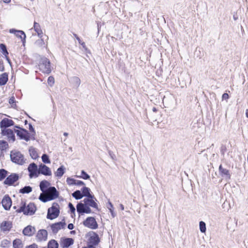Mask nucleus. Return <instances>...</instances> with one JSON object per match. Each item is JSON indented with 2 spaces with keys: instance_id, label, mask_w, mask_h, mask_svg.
Masks as SVG:
<instances>
[{
  "instance_id": "obj_1",
  "label": "nucleus",
  "mask_w": 248,
  "mask_h": 248,
  "mask_svg": "<svg viewBox=\"0 0 248 248\" xmlns=\"http://www.w3.org/2000/svg\"><path fill=\"white\" fill-rule=\"evenodd\" d=\"M59 192L54 186L48 188L44 193L40 194L39 199L44 202H47L57 198Z\"/></svg>"
},
{
  "instance_id": "obj_2",
  "label": "nucleus",
  "mask_w": 248,
  "mask_h": 248,
  "mask_svg": "<svg viewBox=\"0 0 248 248\" xmlns=\"http://www.w3.org/2000/svg\"><path fill=\"white\" fill-rule=\"evenodd\" d=\"M11 160L18 165H23L25 163L24 155L18 151H12L10 154Z\"/></svg>"
},
{
  "instance_id": "obj_3",
  "label": "nucleus",
  "mask_w": 248,
  "mask_h": 248,
  "mask_svg": "<svg viewBox=\"0 0 248 248\" xmlns=\"http://www.w3.org/2000/svg\"><path fill=\"white\" fill-rule=\"evenodd\" d=\"M59 205L58 203H54L48 209L47 218L50 219H54L59 216Z\"/></svg>"
},
{
  "instance_id": "obj_4",
  "label": "nucleus",
  "mask_w": 248,
  "mask_h": 248,
  "mask_svg": "<svg viewBox=\"0 0 248 248\" xmlns=\"http://www.w3.org/2000/svg\"><path fill=\"white\" fill-rule=\"evenodd\" d=\"M35 211L36 207L35 205L32 203H30L27 206L23 204L17 210V212L19 213L23 212L24 214L27 215H31L35 213Z\"/></svg>"
},
{
  "instance_id": "obj_5",
  "label": "nucleus",
  "mask_w": 248,
  "mask_h": 248,
  "mask_svg": "<svg viewBox=\"0 0 248 248\" xmlns=\"http://www.w3.org/2000/svg\"><path fill=\"white\" fill-rule=\"evenodd\" d=\"M39 66L40 70L44 73L49 74L51 71L50 61L46 58L41 59Z\"/></svg>"
},
{
  "instance_id": "obj_6",
  "label": "nucleus",
  "mask_w": 248,
  "mask_h": 248,
  "mask_svg": "<svg viewBox=\"0 0 248 248\" xmlns=\"http://www.w3.org/2000/svg\"><path fill=\"white\" fill-rule=\"evenodd\" d=\"M15 132L16 133L17 135L20 138V139H24L27 141L30 140H35L34 134L32 135H30L28 131L24 129H22L21 130L15 129Z\"/></svg>"
},
{
  "instance_id": "obj_7",
  "label": "nucleus",
  "mask_w": 248,
  "mask_h": 248,
  "mask_svg": "<svg viewBox=\"0 0 248 248\" xmlns=\"http://www.w3.org/2000/svg\"><path fill=\"white\" fill-rule=\"evenodd\" d=\"M83 225L91 229H96L98 224L95 218L93 217H88L83 222Z\"/></svg>"
},
{
  "instance_id": "obj_8",
  "label": "nucleus",
  "mask_w": 248,
  "mask_h": 248,
  "mask_svg": "<svg viewBox=\"0 0 248 248\" xmlns=\"http://www.w3.org/2000/svg\"><path fill=\"white\" fill-rule=\"evenodd\" d=\"M96 199L93 195L92 196V198L88 197L85 198L83 202L85 203L86 205L89 207H91L98 210V205L96 202Z\"/></svg>"
},
{
  "instance_id": "obj_9",
  "label": "nucleus",
  "mask_w": 248,
  "mask_h": 248,
  "mask_svg": "<svg viewBox=\"0 0 248 248\" xmlns=\"http://www.w3.org/2000/svg\"><path fill=\"white\" fill-rule=\"evenodd\" d=\"M19 177L17 174L12 173L9 175L4 181V184L8 186H11L17 181Z\"/></svg>"
},
{
  "instance_id": "obj_10",
  "label": "nucleus",
  "mask_w": 248,
  "mask_h": 248,
  "mask_svg": "<svg viewBox=\"0 0 248 248\" xmlns=\"http://www.w3.org/2000/svg\"><path fill=\"white\" fill-rule=\"evenodd\" d=\"M38 171L39 173H41L46 176H51L52 175L50 169L43 164H41L39 166Z\"/></svg>"
},
{
  "instance_id": "obj_11",
  "label": "nucleus",
  "mask_w": 248,
  "mask_h": 248,
  "mask_svg": "<svg viewBox=\"0 0 248 248\" xmlns=\"http://www.w3.org/2000/svg\"><path fill=\"white\" fill-rule=\"evenodd\" d=\"M77 211L79 213H87L90 214L92 212V210L90 207L86 206L85 203H79L77 205Z\"/></svg>"
},
{
  "instance_id": "obj_12",
  "label": "nucleus",
  "mask_w": 248,
  "mask_h": 248,
  "mask_svg": "<svg viewBox=\"0 0 248 248\" xmlns=\"http://www.w3.org/2000/svg\"><path fill=\"white\" fill-rule=\"evenodd\" d=\"M47 237V232L46 230H40L38 231L36 238L37 241L42 242L46 240Z\"/></svg>"
},
{
  "instance_id": "obj_13",
  "label": "nucleus",
  "mask_w": 248,
  "mask_h": 248,
  "mask_svg": "<svg viewBox=\"0 0 248 248\" xmlns=\"http://www.w3.org/2000/svg\"><path fill=\"white\" fill-rule=\"evenodd\" d=\"M1 204L5 210H9L12 205V200L10 197L6 195L4 196L2 200Z\"/></svg>"
},
{
  "instance_id": "obj_14",
  "label": "nucleus",
  "mask_w": 248,
  "mask_h": 248,
  "mask_svg": "<svg viewBox=\"0 0 248 248\" xmlns=\"http://www.w3.org/2000/svg\"><path fill=\"white\" fill-rule=\"evenodd\" d=\"M9 32L11 33L15 34L16 37L20 38L23 43L25 42L26 35L23 31L12 29L9 30Z\"/></svg>"
},
{
  "instance_id": "obj_15",
  "label": "nucleus",
  "mask_w": 248,
  "mask_h": 248,
  "mask_svg": "<svg viewBox=\"0 0 248 248\" xmlns=\"http://www.w3.org/2000/svg\"><path fill=\"white\" fill-rule=\"evenodd\" d=\"M2 134L4 136H6L9 140L13 141L15 140V136L14 131L10 129H3L1 130Z\"/></svg>"
},
{
  "instance_id": "obj_16",
  "label": "nucleus",
  "mask_w": 248,
  "mask_h": 248,
  "mask_svg": "<svg viewBox=\"0 0 248 248\" xmlns=\"http://www.w3.org/2000/svg\"><path fill=\"white\" fill-rule=\"evenodd\" d=\"M65 225L66 223L64 222H59L52 224L51 227L53 232L54 233H57L59 230L64 228Z\"/></svg>"
},
{
  "instance_id": "obj_17",
  "label": "nucleus",
  "mask_w": 248,
  "mask_h": 248,
  "mask_svg": "<svg viewBox=\"0 0 248 248\" xmlns=\"http://www.w3.org/2000/svg\"><path fill=\"white\" fill-rule=\"evenodd\" d=\"M14 124V122L13 121L8 118H4L2 119L0 123V126L2 129H7V127L13 125Z\"/></svg>"
},
{
  "instance_id": "obj_18",
  "label": "nucleus",
  "mask_w": 248,
  "mask_h": 248,
  "mask_svg": "<svg viewBox=\"0 0 248 248\" xmlns=\"http://www.w3.org/2000/svg\"><path fill=\"white\" fill-rule=\"evenodd\" d=\"M29 171L30 172V176L31 178L33 177V176H37V165L33 163L31 164L28 168Z\"/></svg>"
},
{
  "instance_id": "obj_19",
  "label": "nucleus",
  "mask_w": 248,
  "mask_h": 248,
  "mask_svg": "<svg viewBox=\"0 0 248 248\" xmlns=\"http://www.w3.org/2000/svg\"><path fill=\"white\" fill-rule=\"evenodd\" d=\"M219 174L223 177H226L228 179H231V174L230 171L225 168H223L222 165H220L219 167Z\"/></svg>"
},
{
  "instance_id": "obj_20",
  "label": "nucleus",
  "mask_w": 248,
  "mask_h": 248,
  "mask_svg": "<svg viewBox=\"0 0 248 248\" xmlns=\"http://www.w3.org/2000/svg\"><path fill=\"white\" fill-rule=\"evenodd\" d=\"M35 232V229L34 227L31 226H28L23 231V233L25 235L31 236Z\"/></svg>"
},
{
  "instance_id": "obj_21",
  "label": "nucleus",
  "mask_w": 248,
  "mask_h": 248,
  "mask_svg": "<svg viewBox=\"0 0 248 248\" xmlns=\"http://www.w3.org/2000/svg\"><path fill=\"white\" fill-rule=\"evenodd\" d=\"M12 228V223L10 221H3L0 225L1 230L3 231H9Z\"/></svg>"
},
{
  "instance_id": "obj_22",
  "label": "nucleus",
  "mask_w": 248,
  "mask_h": 248,
  "mask_svg": "<svg viewBox=\"0 0 248 248\" xmlns=\"http://www.w3.org/2000/svg\"><path fill=\"white\" fill-rule=\"evenodd\" d=\"M74 243V240L72 238H65L63 239L61 243L63 248H68Z\"/></svg>"
},
{
  "instance_id": "obj_23",
  "label": "nucleus",
  "mask_w": 248,
  "mask_h": 248,
  "mask_svg": "<svg viewBox=\"0 0 248 248\" xmlns=\"http://www.w3.org/2000/svg\"><path fill=\"white\" fill-rule=\"evenodd\" d=\"M33 27L35 31L37 33L38 36L40 38H42L43 32L42 31V30H41L40 24L38 23L34 22Z\"/></svg>"
},
{
  "instance_id": "obj_24",
  "label": "nucleus",
  "mask_w": 248,
  "mask_h": 248,
  "mask_svg": "<svg viewBox=\"0 0 248 248\" xmlns=\"http://www.w3.org/2000/svg\"><path fill=\"white\" fill-rule=\"evenodd\" d=\"M50 185V183L46 180H43L40 182V187L41 190L44 193L47 189V187Z\"/></svg>"
},
{
  "instance_id": "obj_25",
  "label": "nucleus",
  "mask_w": 248,
  "mask_h": 248,
  "mask_svg": "<svg viewBox=\"0 0 248 248\" xmlns=\"http://www.w3.org/2000/svg\"><path fill=\"white\" fill-rule=\"evenodd\" d=\"M8 76L6 73H3L0 76V85H5L8 79Z\"/></svg>"
},
{
  "instance_id": "obj_26",
  "label": "nucleus",
  "mask_w": 248,
  "mask_h": 248,
  "mask_svg": "<svg viewBox=\"0 0 248 248\" xmlns=\"http://www.w3.org/2000/svg\"><path fill=\"white\" fill-rule=\"evenodd\" d=\"M64 170L65 168L63 166H61L57 170V171L55 172V176L58 177H62L64 173Z\"/></svg>"
},
{
  "instance_id": "obj_27",
  "label": "nucleus",
  "mask_w": 248,
  "mask_h": 248,
  "mask_svg": "<svg viewBox=\"0 0 248 248\" xmlns=\"http://www.w3.org/2000/svg\"><path fill=\"white\" fill-rule=\"evenodd\" d=\"M90 242V243L92 244L94 246L97 245L99 242L98 236L97 234H95L93 236H91Z\"/></svg>"
},
{
  "instance_id": "obj_28",
  "label": "nucleus",
  "mask_w": 248,
  "mask_h": 248,
  "mask_svg": "<svg viewBox=\"0 0 248 248\" xmlns=\"http://www.w3.org/2000/svg\"><path fill=\"white\" fill-rule=\"evenodd\" d=\"M83 196L87 197V198L91 197L93 196L90 194V189L87 187L84 186L82 189Z\"/></svg>"
},
{
  "instance_id": "obj_29",
  "label": "nucleus",
  "mask_w": 248,
  "mask_h": 248,
  "mask_svg": "<svg viewBox=\"0 0 248 248\" xmlns=\"http://www.w3.org/2000/svg\"><path fill=\"white\" fill-rule=\"evenodd\" d=\"M29 153H30L31 156L33 159H35L38 157V154H37V152L36 149L32 147H31L30 148Z\"/></svg>"
},
{
  "instance_id": "obj_30",
  "label": "nucleus",
  "mask_w": 248,
  "mask_h": 248,
  "mask_svg": "<svg viewBox=\"0 0 248 248\" xmlns=\"http://www.w3.org/2000/svg\"><path fill=\"white\" fill-rule=\"evenodd\" d=\"M0 48L1 49L2 54L5 56L6 60L9 62L10 60L9 58L8 57V52L7 50L6 47L5 45L4 44H0Z\"/></svg>"
},
{
  "instance_id": "obj_31",
  "label": "nucleus",
  "mask_w": 248,
  "mask_h": 248,
  "mask_svg": "<svg viewBox=\"0 0 248 248\" xmlns=\"http://www.w3.org/2000/svg\"><path fill=\"white\" fill-rule=\"evenodd\" d=\"M71 82L77 87H78L80 84V79L77 77H73L71 78Z\"/></svg>"
},
{
  "instance_id": "obj_32",
  "label": "nucleus",
  "mask_w": 248,
  "mask_h": 248,
  "mask_svg": "<svg viewBox=\"0 0 248 248\" xmlns=\"http://www.w3.org/2000/svg\"><path fill=\"white\" fill-rule=\"evenodd\" d=\"M58 243L55 240H50L47 245L48 248H58Z\"/></svg>"
},
{
  "instance_id": "obj_33",
  "label": "nucleus",
  "mask_w": 248,
  "mask_h": 248,
  "mask_svg": "<svg viewBox=\"0 0 248 248\" xmlns=\"http://www.w3.org/2000/svg\"><path fill=\"white\" fill-rule=\"evenodd\" d=\"M13 247L14 248H22L23 245L20 239H16L13 242Z\"/></svg>"
},
{
  "instance_id": "obj_34",
  "label": "nucleus",
  "mask_w": 248,
  "mask_h": 248,
  "mask_svg": "<svg viewBox=\"0 0 248 248\" xmlns=\"http://www.w3.org/2000/svg\"><path fill=\"white\" fill-rule=\"evenodd\" d=\"M72 196L76 200L81 199L83 196L79 190H76L72 193Z\"/></svg>"
},
{
  "instance_id": "obj_35",
  "label": "nucleus",
  "mask_w": 248,
  "mask_h": 248,
  "mask_svg": "<svg viewBox=\"0 0 248 248\" xmlns=\"http://www.w3.org/2000/svg\"><path fill=\"white\" fill-rule=\"evenodd\" d=\"M8 147V144L4 140H0V150L2 151L6 150Z\"/></svg>"
},
{
  "instance_id": "obj_36",
  "label": "nucleus",
  "mask_w": 248,
  "mask_h": 248,
  "mask_svg": "<svg viewBox=\"0 0 248 248\" xmlns=\"http://www.w3.org/2000/svg\"><path fill=\"white\" fill-rule=\"evenodd\" d=\"M32 191V188L30 186H26L20 189L19 191L21 193H29Z\"/></svg>"
},
{
  "instance_id": "obj_37",
  "label": "nucleus",
  "mask_w": 248,
  "mask_h": 248,
  "mask_svg": "<svg viewBox=\"0 0 248 248\" xmlns=\"http://www.w3.org/2000/svg\"><path fill=\"white\" fill-rule=\"evenodd\" d=\"M8 171L2 169L0 170V181L3 180L7 176Z\"/></svg>"
},
{
  "instance_id": "obj_38",
  "label": "nucleus",
  "mask_w": 248,
  "mask_h": 248,
  "mask_svg": "<svg viewBox=\"0 0 248 248\" xmlns=\"http://www.w3.org/2000/svg\"><path fill=\"white\" fill-rule=\"evenodd\" d=\"M35 45L38 47L45 46V42L43 39L40 38L35 42Z\"/></svg>"
},
{
  "instance_id": "obj_39",
  "label": "nucleus",
  "mask_w": 248,
  "mask_h": 248,
  "mask_svg": "<svg viewBox=\"0 0 248 248\" xmlns=\"http://www.w3.org/2000/svg\"><path fill=\"white\" fill-rule=\"evenodd\" d=\"M81 175L77 176V177L81 178L83 179L87 180L89 179L90 176L88 175L84 170H82L81 172Z\"/></svg>"
},
{
  "instance_id": "obj_40",
  "label": "nucleus",
  "mask_w": 248,
  "mask_h": 248,
  "mask_svg": "<svg viewBox=\"0 0 248 248\" xmlns=\"http://www.w3.org/2000/svg\"><path fill=\"white\" fill-rule=\"evenodd\" d=\"M42 159L45 163H50V161L49 159L48 156L46 154H43L42 156Z\"/></svg>"
},
{
  "instance_id": "obj_41",
  "label": "nucleus",
  "mask_w": 248,
  "mask_h": 248,
  "mask_svg": "<svg viewBox=\"0 0 248 248\" xmlns=\"http://www.w3.org/2000/svg\"><path fill=\"white\" fill-rule=\"evenodd\" d=\"M66 182L69 185H75L76 180L70 177H68L66 179Z\"/></svg>"
},
{
  "instance_id": "obj_42",
  "label": "nucleus",
  "mask_w": 248,
  "mask_h": 248,
  "mask_svg": "<svg viewBox=\"0 0 248 248\" xmlns=\"http://www.w3.org/2000/svg\"><path fill=\"white\" fill-rule=\"evenodd\" d=\"M9 104L11 105L12 107L15 108L16 106V101L15 99V97L14 96H12L9 100Z\"/></svg>"
},
{
  "instance_id": "obj_43",
  "label": "nucleus",
  "mask_w": 248,
  "mask_h": 248,
  "mask_svg": "<svg viewBox=\"0 0 248 248\" xmlns=\"http://www.w3.org/2000/svg\"><path fill=\"white\" fill-rule=\"evenodd\" d=\"M55 80L53 77H49L47 79V83L50 86H52L54 84Z\"/></svg>"
},
{
  "instance_id": "obj_44",
  "label": "nucleus",
  "mask_w": 248,
  "mask_h": 248,
  "mask_svg": "<svg viewBox=\"0 0 248 248\" xmlns=\"http://www.w3.org/2000/svg\"><path fill=\"white\" fill-rule=\"evenodd\" d=\"M109 206L108 207V208L111 213V214L113 217H114L115 215L113 212V206L111 202L108 203Z\"/></svg>"
},
{
  "instance_id": "obj_45",
  "label": "nucleus",
  "mask_w": 248,
  "mask_h": 248,
  "mask_svg": "<svg viewBox=\"0 0 248 248\" xmlns=\"http://www.w3.org/2000/svg\"><path fill=\"white\" fill-rule=\"evenodd\" d=\"M68 206L70 208V210L72 213L75 214V208L73 206V205L71 203H69Z\"/></svg>"
},
{
  "instance_id": "obj_46",
  "label": "nucleus",
  "mask_w": 248,
  "mask_h": 248,
  "mask_svg": "<svg viewBox=\"0 0 248 248\" xmlns=\"http://www.w3.org/2000/svg\"><path fill=\"white\" fill-rule=\"evenodd\" d=\"M75 185H77V186H85V183L81 181H79V180H76V183H75Z\"/></svg>"
},
{
  "instance_id": "obj_47",
  "label": "nucleus",
  "mask_w": 248,
  "mask_h": 248,
  "mask_svg": "<svg viewBox=\"0 0 248 248\" xmlns=\"http://www.w3.org/2000/svg\"><path fill=\"white\" fill-rule=\"evenodd\" d=\"M29 130L31 132V133L30 134V135H32L33 134H34V137L35 138V132L34 131L33 127L31 124L29 125Z\"/></svg>"
},
{
  "instance_id": "obj_48",
  "label": "nucleus",
  "mask_w": 248,
  "mask_h": 248,
  "mask_svg": "<svg viewBox=\"0 0 248 248\" xmlns=\"http://www.w3.org/2000/svg\"><path fill=\"white\" fill-rule=\"evenodd\" d=\"M229 98V95L227 93H224L223 94L222 96V100H227Z\"/></svg>"
},
{
  "instance_id": "obj_49",
  "label": "nucleus",
  "mask_w": 248,
  "mask_h": 248,
  "mask_svg": "<svg viewBox=\"0 0 248 248\" xmlns=\"http://www.w3.org/2000/svg\"><path fill=\"white\" fill-rule=\"evenodd\" d=\"M27 248H38L37 246L34 244L31 246H28Z\"/></svg>"
},
{
  "instance_id": "obj_50",
  "label": "nucleus",
  "mask_w": 248,
  "mask_h": 248,
  "mask_svg": "<svg viewBox=\"0 0 248 248\" xmlns=\"http://www.w3.org/2000/svg\"><path fill=\"white\" fill-rule=\"evenodd\" d=\"M68 228L69 230H72L74 229V225L72 223H70L68 225Z\"/></svg>"
},
{
  "instance_id": "obj_51",
  "label": "nucleus",
  "mask_w": 248,
  "mask_h": 248,
  "mask_svg": "<svg viewBox=\"0 0 248 248\" xmlns=\"http://www.w3.org/2000/svg\"><path fill=\"white\" fill-rule=\"evenodd\" d=\"M206 230L205 223L202 221V232H204Z\"/></svg>"
},
{
  "instance_id": "obj_52",
  "label": "nucleus",
  "mask_w": 248,
  "mask_h": 248,
  "mask_svg": "<svg viewBox=\"0 0 248 248\" xmlns=\"http://www.w3.org/2000/svg\"><path fill=\"white\" fill-rule=\"evenodd\" d=\"M80 44H81V45L82 46V47L84 48V49L85 50H87V47L86 46L85 43L84 42H82V43H81Z\"/></svg>"
},
{
  "instance_id": "obj_53",
  "label": "nucleus",
  "mask_w": 248,
  "mask_h": 248,
  "mask_svg": "<svg viewBox=\"0 0 248 248\" xmlns=\"http://www.w3.org/2000/svg\"><path fill=\"white\" fill-rule=\"evenodd\" d=\"M109 155L110 156L111 158L112 159H114L115 155L112 153V152L109 151Z\"/></svg>"
},
{
  "instance_id": "obj_54",
  "label": "nucleus",
  "mask_w": 248,
  "mask_h": 248,
  "mask_svg": "<svg viewBox=\"0 0 248 248\" xmlns=\"http://www.w3.org/2000/svg\"><path fill=\"white\" fill-rule=\"evenodd\" d=\"M199 228L201 232H202V221L199 222Z\"/></svg>"
},
{
  "instance_id": "obj_55",
  "label": "nucleus",
  "mask_w": 248,
  "mask_h": 248,
  "mask_svg": "<svg viewBox=\"0 0 248 248\" xmlns=\"http://www.w3.org/2000/svg\"><path fill=\"white\" fill-rule=\"evenodd\" d=\"M4 70V66L0 64V71H2Z\"/></svg>"
},
{
  "instance_id": "obj_56",
  "label": "nucleus",
  "mask_w": 248,
  "mask_h": 248,
  "mask_svg": "<svg viewBox=\"0 0 248 248\" xmlns=\"http://www.w3.org/2000/svg\"><path fill=\"white\" fill-rule=\"evenodd\" d=\"M3 1L4 3H9L11 1V0H3Z\"/></svg>"
},
{
  "instance_id": "obj_57",
  "label": "nucleus",
  "mask_w": 248,
  "mask_h": 248,
  "mask_svg": "<svg viewBox=\"0 0 248 248\" xmlns=\"http://www.w3.org/2000/svg\"><path fill=\"white\" fill-rule=\"evenodd\" d=\"M120 208H121V210H124V206L122 204H121L120 205Z\"/></svg>"
},
{
  "instance_id": "obj_58",
  "label": "nucleus",
  "mask_w": 248,
  "mask_h": 248,
  "mask_svg": "<svg viewBox=\"0 0 248 248\" xmlns=\"http://www.w3.org/2000/svg\"><path fill=\"white\" fill-rule=\"evenodd\" d=\"M88 248H95L93 246V245L92 244V245H90L88 246Z\"/></svg>"
},
{
  "instance_id": "obj_59",
  "label": "nucleus",
  "mask_w": 248,
  "mask_h": 248,
  "mask_svg": "<svg viewBox=\"0 0 248 248\" xmlns=\"http://www.w3.org/2000/svg\"><path fill=\"white\" fill-rule=\"evenodd\" d=\"M77 40L78 41V42L79 44H80L82 42H81V40L80 39V38L78 37H77Z\"/></svg>"
},
{
  "instance_id": "obj_60",
  "label": "nucleus",
  "mask_w": 248,
  "mask_h": 248,
  "mask_svg": "<svg viewBox=\"0 0 248 248\" xmlns=\"http://www.w3.org/2000/svg\"><path fill=\"white\" fill-rule=\"evenodd\" d=\"M246 116L247 118H248V109H246Z\"/></svg>"
},
{
  "instance_id": "obj_61",
  "label": "nucleus",
  "mask_w": 248,
  "mask_h": 248,
  "mask_svg": "<svg viewBox=\"0 0 248 248\" xmlns=\"http://www.w3.org/2000/svg\"><path fill=\"white\" fill-rule=\"evenodd\" d=\"M63 135H64V136H65V137H67V136H68V133H67V132H64V133H63Z\"/></svg>"
},
{
  "instance_id": "obj_62",
  "label": "nucleus",
  "mask_w": 248,
  "mask_h": 248,
  "mask_svg": "<svg viewBox=\"0 0 248 248\" xmlns=\"http://www.w3.org/2000/svg\"><path fill=\"white\" fill-rule=\"evenodd\" d=\"M153 111H154V112H156L157 111V109L155 108H153Z\"/></svg>"
},
{
  "instance_id": "obj_63",
  "label": "nucleus",
  "mask_w": 248,
  "mask_h": 248,
  "mask_svg": "<svg viewBox=\"0 0 248 248\" xmlns=\"http://www.w3.org/2000/svg\"><path fill=\"white\" fill-rule=\"evenodd\" d=\"M76 233V232L75 231H72L71 232V234H75Z\"/></svg>"
},
{
  "instance_id": "obj_64",
  "label": "nucleus",
  "mask_w": 248,
  "mask_h": 248,
  "mask_svg": "<svg viewBox=\"0 0 248 248\" xmlns=\"http://www.w3.org/2000/svg\"><path fill=\"white\" fill-rule=\"evenodd\" d=\"M74 36H75V37H76V39H77V37H78V36H77V34H74Z\"/></svg>"
}]
</instances>
